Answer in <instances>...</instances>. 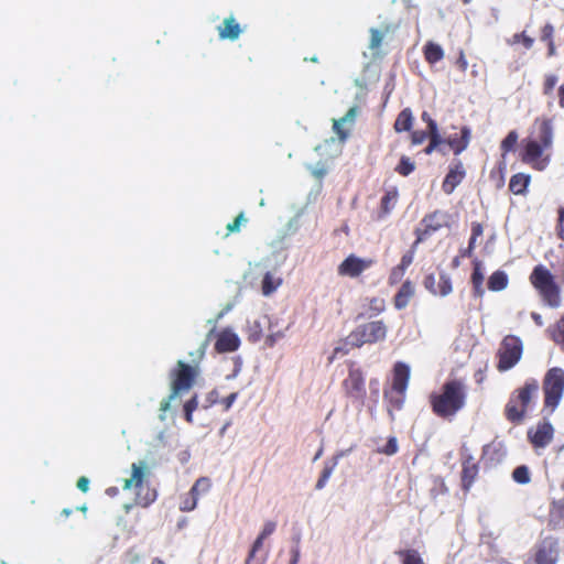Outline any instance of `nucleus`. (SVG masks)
<instances>
[{
  "label": "nucleus",
  "instance_id": "obj_1",
  "mask_svg": "<svg viewBox=\"0 0 564 564\" xmlns=\"http://www.w3.org/2000/svg\"><path fill=\"white\" fill-rule=\"evenodd\" d=\"M467 389L463 380L451 379L443 383L438 392L429 397L432 412L441 419L453 420L466 405Z\"/></svg>",
  "mask_w": 564,
  "mask_h": 564
},
{
  "label": "nucleus",
  "instance_id": "obj_2",
  "mask_svg": "<svg viewBox=\"0 0 564 564\" xmlns=\"http://www.w3.org/2000/svg\"><path fill=\"white\" fill-rule=\"evenodd\" d=\"M533 129L532 137L523 140L521 160L536 170H543L549 163V158L542 159V154L553 143L552 120L549 118H536Z\"/></svg>",
  "mask_w": 564,
  "mask_h": 564
},
{
  "label": "nucleus",
  "instance_id": "obj_3",
  "mask_svg": "<svg viewBox=\"0 0 564 564\" xmlns=\"http://www.w3.org/2000/svg\"><path fill=\"white\" fill-rule=\"evenodd\" d=\"M529 279L532 286L539 292L547 306L552 308L561 306L562 299L560 286L547 268L542 264L535 265Z\"/></svg>",
  "mask_w": 564,
  "mask_h": 564
},
{
  "label": "nucleus",
  "instance_id": "obj_4",
  "mask_svg": "<svg viewBox=\"0 0 564 564\" xmlns=\"http://www.w3.org/2000/svg\"><path fill=\"white\" fill-rule=\"evenodd\" d=\"M149 475V467L145 460L133 463L131 465V477L123 480L122 488L129 490L134 488V502L143 508L149 507L156 499L155 489H151L144 484L145 477Z\"/></svg>",
  "mask_w": 564,
  "mask_h": 564
},
{
  "label": "nucleus",
  "instance_id": "obj_5",
  "mask_svg": "<svg viewBox=\"0 0 564 564\" xmlns=\"http://www.w3.org/2000/svg\"><path fill=\"white\" fill-rule=\"evenodd\" d=\"M561 552L560 538L553 534L540 535L528 552L523 564H557Z\"/></svg>",
  "mask_w": 564,
  "mask_h": 564
},
{
  "label": "nucleus",
  "instance_id": "obj_6",
  "mask_svg": "<svg viewBox=\"0 0 564 564\" xmlns=\"http://www.w3.org/2000/svg\"><path fill=\"white\" fill-rule=\"evenodd\" d=\"M388 325L383 319L371 321L358 325L349 335L351 347L360 348L364 345H373L386 340Z\"/></svg>",
  "mask_w": 564,
  "mask_h": 564
},
{
  "label": "nucleus",
  "instance_id": "obj_7",
  "mask_svg": "<svg viewBox=\"0 0 564 564\" xmlns=\"http://www.w3.org/2000/svg\"><path fill=\"white\" fill-rule=\"evenodd\" d=\"M542 389L544 406L553 412L564 393V370L560 367L549 369L544 376Z\"/></svg>",
  "mask_w": 564,
  "mask_h": 564
},
{
  "label": "nucleus",
  "instance_id": "obj_8",
  "mask_svg": "<svg viewBox=\"0 0 564 564\" xmlns=\"http://www.w3.org/2000/svg\"><path fill=\"white\" fill-rule=\"evenodd\" d=\"M199 375V367L178 360L170 372L172 397L189 391Z\"/></svg>",
  "mask_w": 564,
  "mask_h": 564
},
{
  "label": "nucleus",
  "instance_id": "obj_9",
  "mask_svg": "<svg viewBox=\"0 0 564 564\" xmlns=\"http://www.w3.org/2000/svg\"><path fill=\"white\" fill-rule=\"evenodd\" d=\"M344 394L354 403L364 405L366 399V379L364 371L354 361L348 364V375L341 382Z\"/></svg>",
  "mask_w": 564,
  "mask_h": 564
},
{
  "label": "nucleus",
  "instance_id": "obj_10",
  "mask_svg": "<svg viewBox=\"0 0 564 564\" xmlns=\"http://www.w3.org/2000/svg\"><path fill=\"white\" fill-rule=\"evenodd\" d=\"M522 348V341L519 337L513 335L506 336L498 350V370L502 372L514 367L521 359Z\"/></svg>",
  "mask_w": 564,
  "mask_h": 564
},
{
  "label": "nucleus",
  "instance_id": "obj_11",
  "mask_svg": "<svg viewBox=\"0 0 564 564\" xmlns=\"http://www.w3.org/2000/svg\"><path fill=\"white\" fill-rule=\"evenodd\" d=\"M449 218L451 217L448 213L438 209L426 214L421 220L422 227H419L414 230L416 236V243L423 242L432 234L441 230L444 227H447Z\"/></svg>",
  "mask_w": 564,
  "mask_h": 564
},
{
  "label": "nucleus",
  "instance_id": "obj_12",
  "mask_svg": "<svg viewBox=\"0 0 564 564\" xmlns=\"http://www.w3.org/2000/svg\"><path fill=\"white\" fill-rule=\"evenodd\" d=\"M375 263L373 259L359 258L354 253L347 256L337 268L340 276L358 278L364 271L368 270Z\"/></svg>",
  "mask_w": 564,
  "mask_h": 564
},
{
  "label": "nucleus",
  "instance_id": "obj_13",
  "mask_svg": "<svg viewBox=\"0 0 564 564\" xmlns=\"http://www.w3.org/2000/svg\"><path fill=\"white\" fill-rule=\"evenodd\" d=\"M554 435V429L547 421L538 423L535 429L528 431V437L534 447H545L549 445Z\"/></svg>",
  "mask_w": 564,
  "mask_h": 564
},
{
  "label": "nucleus",
  "instance_id": "obj_14",
  "mask_svg": "<svg viewBox=\"0 0 564 564\" xmlns=\"http://www.w3.org/2000/svg\"><path fill=\"white\" fill-rule=\"evenodd\" d=\"M540 389L539 382L536 379L530 378L524 384L518 389H516L510 398L517 399V402L520 403L524 409L528 410L532 399L538 394Z\"/></svg>",
  "mask_w": 564,
  "mask_h": 564
},
{
  "label": "nucleus",
  "instance_id": "obj_15",
  "mask_svg": "<svg viewBox=\"0 0 564 564\" xmlns=\"http://www.w3.org/2000/svg\"><path fill=\"white\" fill-rule=\"evenodd\" d=\"M479 473L478 463L471 455H467L463 458L462 462V489L465 492H468L476 480Z\"/></svg>",
  "mask_w": 564,
  "mask_h": 564
},
{
  "label": "nucleus",
  "instance_id": "obj_16",
  "mask_svg": "<svg viewBox=\"0 0 564 564\" xmlns=\"http://www.w3.org/2000/svg\"><path fill=\"white\" fill-rule=\"evenodd\" d=\"M466 171L460 160L454 162L448 173L446 174L444 182L442 184V188L446 194H451L454 192L456 186H458L462 181L465 178Z\"/></svg>",
  "mask_w": 564,
  "mask_h": 564
},
{
  "label": "nucleus",
  "instance_id": "obj_17",
  "mask_svg": "<svg viewBox=\"0 0 564 564\" xmlns=\"http://www.w3.org/2000/svg\"><path fill=\"white\" fill-rule=\"evenodd\" d=\"M239 346L240 339L238 335L228 328L221 330L218 334L217 340L215 343V349L220 354L235 351L239 348Z\"/></svg>",
  "mask_w": 564,
  "mask_h": 564
},
{
  "label": "nucleus",
  "instance_id": "obj_18",
  "mask_svg": "<svg viewBox=\"0 0 564 564\" xmlns=\"http://www.w3.org/2000/svg\"><path fill=\"white\" fill-rule=\"evenodd\" d=\"M410 380V367L401 361H398L393 366V377L391 389L405 392Z\"/></svg>",
  "mask_w": 564,
  "mask_h": 564
},
{
  "label": "nucleus",
  "instance_id": "obj_19",
  "mask_svg": "<svg viewBox=\"0 0 564 564\" xmlns=\"http://www.w3.org/2000/svg\"><path fill=\"white\" fill-rule=\"evenodd\" d=\"M399 200V191L395 186L387 189L384 195L380 199V206L377 214L378 220L386 219L391 212L394 209L397 203Z\"/></svg>",
  "mask_w": 564,
  "mask_h": 564
},
{
  "label": "nucleus",
  "instance_id": "obj_20",
  "mask_svg": "<svg viewBox=\"0 0 564 564\" xmlns=\"http://www.w3.org/2000/svg\"><path fill=\"white\" fill-rule=\"evenodd\" d=\"M471 139V130L467 126H463L460 128V135H449L447 139H444V143L448 144L449 148L453 150L455 155L460 154L464 152L470 142Z\"/></svg>",
  "mask_w": 564,
  "mask_h": 564
},
{
  "label": "nucleus",
  "instance_id": "obj_21",
  "mask_svg": "<svg viewBox=\"0 0 564 564\" xmlns=\"http://www.w3.org/2000/svg\"><path fill=\"white\" fill-rule=\"evenodd\" d=\"M547 525L553 530L564 528V498L551 501L547 514Z\"/></svg>",
  "mask_w": 564,
  "mask_h": 564
},
{
  "label": "nucleus",
  "instance_id": "obj_22",
  "mask_svg": "<svg viewBox=\"0 0 564 564\" xmlns=\"http://www.w3.org/2000/svg\"><path fill=\"white\" fill-rule=\"evenodd\" d=\"M220 40L236 41L239 39L242 29L237 20L230 15L225 18L223 23L217 28Z\"/></svg>",
  "mask_w": 564,
  "mask_h": 564
},
{
  "label": "nucleus",
  "instance_id": "obj_23",
  "mask_svg": "<svg viewBox=\"0 0 564 564\" xmlns=\"http://www.w3.org/2000/svg\"><path fill=\"white\" fill-rule=\"evenodd\" d=\"M358 108L356 106L348 109L346 115L340 119L333 120V130L337 134L339 141L345 142L349 137V130L343 128L346 122L354 123L357 117Z\"/></svg>",
  "mask_w": 564,
  "mask_h": 564
},
{
  "label": "nucleus",
  "instance_id": "obj_24",
  "mask_svg": "<svg viewBox=\"0 0 564 564\" xmlns=\"http://www.w3.org/2000/svg\"><path fill=\"white\" fill-rule=\"evenodd\" d=\"M275 528H276V523L274 521H267L264 523L262 531L260 532L258 538L254 540V542L249 551V554L245 561V564H251L257 552L262 547L263 541L275 531Z\"/></svg>",
  "mask_w": 564,
  "mask_h": 564
},
{
  "label": "nucleus",
  "instance_id": "obj_25",
  "mask_svg": "<svg viewBox=\"0 0 564 564\" xmlns=\"http://www.w3.org/2000/svg\"><path fill=\"white\" fill-rule=\"evenodd\" d=\"M527 411L517 402V399L509 398L505 408V416L512 424H520L524 420Z\"/></svg>",
  "mask_w": 564,
  "mask_h": 564
},
{
  "label": "nucleus",
  "instance_id": "obj_26",
  "mask_svg": "<svg viewBox=\"0 0 564 564\" xmlns=\"http://www.w3.org/2000/svg\"><path fill=\"white\" fill-rule=\"evenodd\" d=\"M531 183V176L525 173L513 174L509 181V191L513 195L525 196Z\"/></svg>",
  "mask_w": 564,
  "mask_h": 564
},
{
  "label": "nucleus",
  "instance_id": "obj_27",
  "mask_svg": "<svg viewBox=\"0 0 564 564\" xmlns=\"http://www.w3.org/2000/svg\"><path fill=\"white\" fill-rule=\"evenodd\" d=\"M414 295V286L411 281H405L402 283L401 288L394 295V307L397 310H402L408 306L410 300Z\"/></svg>",
  "mask_w": 564,
  "mask_h": 564
},
{
  "label": "nucleus",
  "instance_id": "obj_28",
  "mask_svg": "<svg viewBox=\"0 0 564 564\" xmlns=\"http://www.w3.org/2000/svg\"><path fill=\"white\" fill-rule=\"evenodd\" d=\"M555 29L552 23H545L540 30V41L547 45V57H553L557 54L555 45Z\"/></svg>",
  "mask_w": 564,
  "mask_h": 564
},
{
  "label": "nucleus",
  "instance_id": "obj_29",
  "mask_svg": "<svg viewBox=\"0 0 564 564\" xmlns=\"http://www.w3.org/2000/svg\"><path fill=\"white\" fill-rule=\"evenodd\" d=\"M474 264V268H473V273H471V276H470V281H471V284H473V291H474V295L476 297H482V295L485 294V290H484V273H482V270H481V262L479 260H474L473 262Z\"/></svg>",
  "mask_w": 564,
  "mask_h": 564
},
{
  "label": "nucleus",
  "instance_id": "obj_30",
  "mask_svg": "<svg viewBox=\"0 0 564 564\" xmlns=\"http://www.w3.org/2000/svg\"><path fill=\"white\" fill-rule=\"evenodd\" d=\"M423 54L425 61L431 65L436 64L444 58V50L442 46L432 41H429L424 45Z\"/></svg>",
  "mask_w": 564,
  "mask_h": 564
},
{
  "label": "nucleus",
  "instance_id": "obj_31",
  "mask_svg": "<svg viewBox=\"0 0 564 564\" xmlns=\"http://www.w3.org/2000/svg\"><path fill=\"white\" fill-rule=\"evenodd\" d=\"M413 115L410 108L401 110L393 124L395 132L410 131L413 127Z\"/></svg>",
  "mask_w": 564,
  "mask_h": 564
},
{
  "label": "nucleus",
  "instance_id": "obj_32",
  "mask_svg": "<svg viewBox=\"0 0 564 564\" xmlns=\"http://www.w3.org/2000/svg\"><path fill=\"white\" fill-rule=\"evenodd\" d=\"M384 399L388 403V412L392 415L393 410H400L405 400V392H399L390 388L384 390Z\"/></svg>",
  "mask_w": 564,
  "mask_h": 564
},
{
  "label": "nucleus",
  "instance_id": "obj_33",
  "mask_svg": "<svg viewBox=\"0 0 564 564\" xmlns=\"http://www.w3.org/2000/svg\"><path fill=\"white\" fill-rule=\"evenodd\" d=\"M508 275L505 271L497 270L488 279V289L494 292L502 291L508 285Z\"/></svg>",
  "mask_w": 564,
  "mask_h": 564
},
{
  "label": "nucleus",
  "instance_id": "obj_34",
  "mask_svg": "<svg viewBox=\"0 0 564 564\" xmlns=\"http://www.w3.org/2000/svg\"><path fill=\"white\" fill-rule=\"evenodd\" d=\"M212 489V480L208 477H199L192 488L189 489V492L193 494L197 500L202 495H206Z\"/></svg>",
  "mask_w": 564,
  "mask_h": 564
},
{
  "label": "nucleus",
  "instance_id": "obj_35",
  "mask_svg": "<svg viewBox=\"0 0 564 564\" xmlns=\"http://www.w3.org/2000/svg\"><path fill=\"white\" fill-rule=\"evenodd\" d=\"M397 555L401 557L402 564H425L420 553L414 549L400 550Z\"/></svg>",
  "mask_w": 564,
  "mask_h": 564
},
{
  "label": "nucleus",
  "instance_id": "obj_36",
  "mask_svg": "<svg viewBox=\"0 0 564 564\" xmlns=\"http://www.w3.org/2000/svg\"><path fill=\"white\" fill-rule=\"evenodd\" d=\"M281 278H274L273 274L267 272L262 279V293L264 295H270L281 285Z\"/></svg>",
  "mask_w": 564,
  "mask_h": 564
},
{
  "label": "nucleus",
  "instance_id": "obj_37",
  "mask_svg": "<svg viewBox=\"0 0 564 564\" xmlns=\"http://www.w3.org/2000/svg\"><path fill=\"white\" fill-rule=\"evenodd\" d=\"M420 243H416V240L413 242V245L411 246L410 250L406 251L402 258H401V261H400V264L397 267V270H400L401 273L412 264L413 262V259H414V254H415V251H416V248ZM395 273V269L393 270L391 276H390V281L392 282V279H393V275Z\"/></svg>",
  "mask_w": 564,
  "mask_h": 564
},
{
  "label": "nucleus",
  "instance_id": "obj_38",
  "mask_svg": "<svg viewBox=\"0 0 564 564\" xmlns=\"http://www.w3.org/2000/svg\"><path fill=\"white\" fill-rule=\"evenodd\" d=\"M505 173L506 164L503 162L499 163L496 169L490 171L489 178L497 189H501L505 186Z\"/></svg>",
  "mask_w": 564,
  "mask_h": 564
},
{
  "label": "nucleus",
  "instance_id": "obj_39",
  "mask_svg": "<svg viewBox=\"0 0 564 564\" xmlns=\"http://www.w3.org/2000/svg\"><path fill=\"white\" fill-rule=\"evenodd\" d=\"M415 170V162L406 155L400 158L399 163L394 167V171L401 176H409Z\"/></svg>",
  "mask_w": 564,
  "mask_h": 564
},
{
  "label": "nucleus",
  "instance_id": "obj_40",
  "mask_svg": "<svg viewBox=\"0 0 564 564\" xmlns=\"http://www.w3.org/2000/svg\"><path fill=\"white\" fill-rule=\"evenodd\" d=\"M512 479L517 484L527 485L531 481V473L528 466L520 465L512 471Z\"/></svg>",
  "mask_w": 564,
  "mask_h": 564
},
{
  "label": "nucleus",
  "instance_id": "obj_41",
  "mask_svg": "<svg viewBox=\"0 0 564 564\" xmlns=\"http://www.w3.org/2000/svg\"><path fill=\"white\" fill-rule=\"evenodd\" d=\"M437 288H438L437 290H432V292L434 294H440L442 296H445L452 292V290H453L452 281H451V278L448 274H446V273L440 274Z\"/></svg>",
  "mask_w": 564,
  "mask_h": 564
},
{
  "label": "nucleus",
  "instance_id": "obj_42",
  "mask_svg": "<svg viewBox=\"0 0 564 564\" xmlns=\"http://www.w3.org/2000/svg\"><path fill=\"white\" fill-rule=\"evenodd\" d=\"M384 39V32L380 31L379 29H370V42H369V48L373 53H378L382 42Z\"/></svg>",
  "mask_w": 564,
  "mask_h": 564
},
{
  "label": "nucleus",
  "instance_id": "obj_43",
  "mask_svg": "<svg viewBox=\"0 0 564 564\" xmlns=\"http://www.w3.org/2000/svg\"><path fill=\"white\" fill-rule=\"evenodd\" d=\"M369 316H377L386 311V301L380 297H371L368 302Z\"/></svg>",
  "mask_w": 564,
  "mask_h": 564
},
{
  "label": "nucleus",
  "instance_id": "obj_44",
  "mask_svg": "<svg viewBox=\"0 0 564 564\" xmlns=\"http://www.w3.org/2000/svg\"><path fill=\"white\" fill-rule=\"evenodd\" d=\"M197 498L189 491L181 497L180 510L183 512L193 511L197 507Z\"/></svg>",
  "mask_w": 564,
  "mask_h": 564
},
{
  "label": "nucleus",
  "instance_id": "obj_45",
  "mask_svg": "<svg viewBox=\"0 0 564 564\" xmlns=\"http://www.w3.org/2000/svg\"><path fill=\"white\" fill-rule=\"evenodd\" d=\"M198 408V397L194 394L189 400L184 403V417L185 421L189 424L193 423V413Z\"/></svg>",
  "mask_w": 564,
  "mask_h": 564
},
{
  "label": "nucleus",
  "instance_id": "obj_46",
  "mask_svg": "<svg viewBox=\"0 0 564 564\" xmlns=\"http://www.w3.org/2000/svg\"><path fill=\"white\" fill-rule=\"evenodd\" d=\"M552 339L560 345L561 349L564 351V315L557 321L554 329L551 333Z\"/></svg>",
  "mask_w": 564,
  "mask_h": 564
},
{
  "label": "nucleus",
  "instance_id": "obj_47",
  "mask_svg": "<svg viewBox=\"0 0 564 564\" xmlns=\"http://www.w3.org/2000/svg\"><path fill=\"white\" fill-rule=\"evenodd\" d=\"M517 142H518V133H517V131L512 130L501 141L500 149H501L503 155L510 151H513Z\"/></svg>",
  "mask_w": 564,
  "mask_h": 564
},
{
  "label": "nucleus",
  "instance_id": "obj_48",
  "mask_svg": "<svg viewBox=\"0 0 564 564\" xmlns=\"http://www.w3.org/2000/svg\"><path fill=\"white\" fill-rule=\"evenodd\" d=\"M335 465H336V463L325 464V466H324V468H323V470H322V473L319 475V478H318V480H317V482L315 485V488L317 490H321V489H323L326 486L329 477L332 476V474L334 471Z\"/></svg>",
  "mask_w": 564,
  "mask_h": 564
},
{
  "label": "nucleus",
  "instance_id": "obj_49",
  "mask_svg": "<svg viewBox=\"0 0 564 564\" xmlns=\"http://www.w3.org/2000/svg\"><path fill=\"white\" fill-rule=\"evenodd\" d=\"M557 76L554 74H546L543 79L542 93L544 96H552L553 90L557 84Z\"/></svg>",
  "mask_w": 564,
  "mask_h": 564
},
{
  "label": "nucleus",
  "instance_id": "obj_50",
  "mask_svg": "<svg viewBox=\"0 0 564 564\" xmlns=\"http://www.w3.org/2000/svg\"><path fill=\"white\" fill-rule=\"evenodd\" d=\"M351 346L350 340L348 337L338 346H336L333 350L332 356L328 358L329 364H332L337 357L348 355L350 351V348L348 346Z\"/></svg>",
  "mask_w": 564,
  "mask_h": 564
},
{
  "label": "nucleus",
  "instance_id": "obj_51",
  "mask_svg": "<svg viewBox=\"0 0 564 564\" xmlns=\"http://www.w3.org/2000/svg\"><path fill=\"white\" fill-rule=\"evenodd\" d=\"M399 451L398 440L395 436H390L383 447L377 449L378 453L387 456L394 455Z\"/></svg>",
  "mask_w": 564,
  "mask_h": 564
},
{
  "label": "nucleus",
  "instance_id": "obj_52",
  "mask_svg": "<svg viewBox=\"0 0 564 564\" xmlns=\"http://www.w3.org/2000/svg\"><path fill=\"white\" fill-rule=\"evenodd\" d=\"M516 43H522V45L527 48V50H530L532 48L533 46V43H534V40L529 36L524 31L523 32H520V33H516L513 34L512 36V44H516Z\"/></svg>",
  "mask_w": 564,
  "mask_h": 564
},
{
  "label": "nucleus",
  "instance_id": "obj_53",
  "mask_svg": "<svg viewBox=\"0 0 564 564\" xmlns=\"http://www.w3.org/2000/svg\"><path fill=\"white\" fill-rule=\"evenodd\" d=\"M247 223V218L245 217V213L241 212L237 215L232 223L227 225V234H234L240 231V227L242 224Z\"/></svg>",
  "mask_w": 564,
  "mask_h": 564
},
{
  "label": "nucleus",
  "instance_id": "obj_54",
  "mask_svg": "<svg viewBox=\"0 0 564 564\" xmlns=\"http://www.w3.org/2000/svg\"><path fill=\"white\" fill-rule=\"evenodd\" d=\"M470 231H471V235H470V238H469V242H470V245H475L476 246L477 239L479 237H481L482 234H484V226H482V224H480L478 221H473L471 225H470Z\"/></svg>",
  "mask_w": 564,
  "mask_h": 564
},
{
  "label": "nucleus",
  "instance_id": "obj_55",
  "mask_svg": "<svg viewBox=\"0 0 564 564\" xmlns=\"http://www.w3.org/2000/svg\"><path fill=\"white\" fill-rule=\"evenodd\" d=\"M426 132L429 139H443L438 132L437 123L434 119H429Z\"/></svg>",
  "mask_w": 564,
  "mask_h": 564
},
{
  "label": "nucleus",
  "instance_id": "obj_56",
  "mask_svg": "<svg viewBox=\"0 0 564 564\" xmlns=\"http://www.w3.org/2000/svg\"><path fill=\"white\" fill-rule=\"evenodd\" d=\"M427 138V132L423 130H416L411 133V142L413 145L422 144Z\"/></svg>",
  "mask_w": 564,
  "mask_h": 564
},
{
  "label": "nucleus",
  "instance_id": "obj_57",
  "mask_svg": "<svg viewBox=\"0 0 564 564\" xmlns=\"http://www.w3.org/2000/svg\"><path fill=\"white\" fill-rule=\"evenodd\" d=\"M557 236L564 241V207L558 209V220L556 226Z\"/></svg>",
  "mask_w": 564,
  "mask_h": 564
},
{
  "label": "nucleus",
  "instance_id": "obj_58",
  "mask_svg": "<svg viewBox=\"0 0 564 564\" xmlns=\"http://www.w3.org/2000/svg\"><path fill=\"white\" fill-rule=\"evenodd\" d=\"M444 143V139H430L427 147L424 149L425 154H431L435 150L440 149V145Z\"/></svg>",
  "mask_w": 564,
  "mask_h": 564
},
{
  "label": "nucleus",
  "instance_id": "obj_59",
  "mask_svg": "<svg viewBox=\"0 0 564 564\" xmlns=\"http://www.w3.org/2000/svg\"><path fill=\"white\" fill-rule=\"evenodd\" d=\"M189 356L192 357L193 365L198 366V364L200 362V360L205 356V345H203L202 347H199L195 351L189 352Z\"/></svg>",
  "mask_w": 564,
  "mask_h": 564
},
{
  "label": "nucleus",
  "instance_id": "obj_60",
  "mask_svg": "<svg viewBox=\"0 0 564 564\" xmlns=\"http://www.w3.org/2000/svg\"><path fill=\"white\" fill-rule=\"evenodd\" d=\"M175 398H176V397H172V391H171V392H170V394H169V397H167V398H165V399H163V400L161 401V404H160V411L162 412V414H161V419H162V420H164V415H163V414H164L166 411H169V410H170V408H171V402H172V400H174Z\"/></svg>",
  "mask_w": 564,
  "mask_h": 564
},
{
  "label": "nucleus",
  "instance_id": "obj_61",
  "mask_svg": "<svg viewBox=\"0 0 564 564\" xmlns=\"http://www.w3.org/2000/svg\"><path fill=\"white\" fill-rule=\"evenodd\" d=\"M237 398H238V392H232L229 395H227L226 398L221 399L220 403L224 405V410L228 411L231 408V405L234 404V402L237 400Z\"/></svg>",
  "mask_w": 564,
  "mask_h": 564
},
{
  "label": "nucleus",
  "instance_id": "obj_62",
  "mask_svg": "<svg viewBox=\"0 0 564 564\" xmlns=\"http://www.w3.org/2000/svg\"><path fill=\"white\" fill-rule=\"evenodd\" d=\"M76 486L80 491L87 492L89 489V479L85 476H82L78 478Z\"/></svg>",
  "mask_w": 564,
  "mask_h": 564
},
{
  "label": "nucleus",
  "instance_id": "obj_63",
  "mask_svg": "<svg viewBox=\"0 0 564 564\" xmlns=\"http://www.w3.org/2000/svg\"><path fill=\"white\" fill-rule=\"evenodd\" d=\"M456 64L458 65V67L460 68L462 72H466V69L468 67V62H467L463 51H460Z\"/></svg>",
  "mask_w": 564,
  "mask_h": 564
},
{
  "label": "nucleus",
  "instance_id": "obj_64",
  "mask_svg": "<svg viewBox=\"0 0 564 564\" xmlns=\"http://www.w3.org/2000/svg\"><path fill=\"white\" fill-rule=\"evenodd\" d=\"M558 106L564 109V83L557 89Z\"/></svg>",
  "mask_w": 564,
  "mask_h": 564
}]
</instances>
